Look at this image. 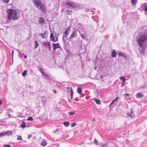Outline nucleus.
Wrapping results in <instances>:
<instances>
[{
	"label": "nucleus",
	"mask_w": 147,
	"mask_h": 147,
	"mask_svg": "<svg viewBox=\"0 0 147 147\" xmlns=\"http://www.w3.org/2000/svg\"><path fill=\"white\" fill-rule=\"evenodd\" d=\"M137 41L142 49V53H144L147 47V36L140 32L137 37Z\"/></svg>",
	"instance_id": "1"
},
{
	"label": "nucleus",
	"mask_w": 147,
	"mask_h": 147,
	"mask_svg": "<svg viewBox=\"0 0 147 147\" xmlns=\"http://www.w3.org/2000/svg\"><path fill=\"white\" fill-rule=\"evenodd\" d=\"M6 11L8 20H17L20 18V12L18 10L9 9L7 10Z\"/></svg>",
	"instance_id": "2"
},
{
	"label": "nucleus",
	"mask_w": 147,
	"mask_h": 147,
	"mask_svg": "<svg viewBox=\"0 0 147 147\" xmlns=\"http://www.w3.org/2000/svg\"><path fill=\"white\" fill-rule=\"evenodd\" d=\"M42 46L45 47L49 51H51V45L50 42L45 41L42 42Z\"/></svg>",
	"instance_id": "3"
},
{
	"label": "nucleus",
	"mask_w": 147,
	"mask_h": 147,
	"mask_svg": "<svg viewBox=\"0 0 147 147\" xmlns=\"http://www.w3.org/2000/svg\"><path fill=\"white\" fill-rule=\"evenodd\" d=\"M53 33H51L50 36V40L53 42H56L58 41V36H57L56 39H55Z\"/></svg>",
	"instance_id": "4"
},
{
	"label": "nucleus",
	"mask_w": 147,
	"mask_h": 147,
	"mask_svg": "<svg viewBox=\"0 0 147 147\" xmlns=\"http://www.w3.org/2000/svg\"><path fill=\"white\" fill-rule=\"evenodd\" d=\"M117 53L119 57H122L125 58L126 59H127V57L124 52H122L121 51H119L117 52Z\"/></svg>",
	"instance_id": "5"
},
{
	"label": "nucleus",
	"mask_w": 147,
	"mask_h": 147,
	"mask_svg": "<svg viewBox=\"0 0 147 147\" xmlns=\"http://www.w3.org/2000/svg\"><path fill=\"white\" fill-rule=\"evenodd\" d=\"M34 3L37 7H38L42 4L40 0H32Z\"/></svg>",
	"instance_id": "6"
},
{
	"label": "nucleus",
	"mask_w": 147,
	"mask_h": 147,
	"mask_svg": "<svg viewBox=\"0 0 147 147\" xmlns=\"http://www.w3.org/2000/svg\"><path fill=\"white\" fill-rule=\"evenodd\" d=\"M39 71L41 72L42 75H43V76H44L45 77H47V78L49 77V76H48L46 73L45 72L43 69L41 67H39Z\"/></svg>",
	"instance_id": "7"
},
{
	"label": "nucleus",
	"mask_w": 147,
	"mask_h": 147,
	"mask_svg": "<svg viewBox=\"0 0 147 147\" xmlns=\"http://www.w3.org/2000/svg\"><path fill=\"white\" fill-rule=\"evenodd\" d=\"M65 4L68 6L73 7H75L77 6L76 4L73 2L68 1L66 2Z\"/></svg>",
	"instance_id": "8"
},
{
	"label": "nucleus",
	"mask_w": 147,
	"mask_h": 147,
	"mask_svg": "<svg viewBox=\"0 0 147 147\" xmlns=\"http://www.w3.org/2000/svg\"><path fill=\"white\" fill-rule=\"evenodd\" d=\"M47 32L45 31L44 33L39 34V35L41 36L42 38L46 39L47 38Z\"/></svg>",
	"instance_id": "9"
},
{
	"label": "nucleus",
	"mask_w": 147,
	"mask_h": 147,
	"mask_svg": "<svg viewBox=\"0 0 147 147\" xmlns=\"http://www.w3.org/2000/svg\"><path fill=\"white\" fill-rule=\"evenodd\" d=\"M77 31L76 30L74 31L69 38V40H71L72 38L77 37Z\"/></svg>",
	"instance_id": "10"
},
{
	"label": "nucleus",
	"mask_w": 147,
	"mask_h": 147,
	"mask_svg": "<svg viewBox=\"0 0 147 147\" xmlns=\"http://www.w3.org/2000/svg\"><path fill=\"white\" fill-rule=\"evenodd\" d=\"M41 10L44 13H46L47 11L46 6L41 4L40 6Z\"/></svg>",
	"instance_id": "11"
},
{
	"label": "nucleus",
	"mask_w": 147,
	"mask_h": 147,
	"mask_svg": "<svg viewBox=\"0 0 147 147\" xmlns=\"http://www.w3.org/2000/svg\"><path fill=\"white\" fill-rule=\"evenodd\" d=\"M69 34V33H67L65 32H64V33L63 34V41L65 40V41H66L68 40L67 37L68 36Z\"/></svg>",
	"instance_id": "12"
},
{
	"label": "nucleus",
	"mask_w": 147,
	"mask_h": 147,
	"mask_svg": "<svg viewBox=\"0 0 147 147\" xmlns=\"http://www.w3.org/2000/svg\"><path fill=\"white\" fill-rule=\"evenodd\" d=\"M53 49L54 50H56L57 48H61V47L59 45V43L57 44L53 43Z\"/></svg>",
	"instance_id": "13"
},
{
	"label": "nucleus",
	"mask_w": 147,
	"mask_h": 147,
	"mask_svg": "<svg viewBox=\"0 0 147 147\" xmlns=\"http://www.w3.org/2000/svg\"><path fill=\"white\" fill-rule=\"evenodd\" d=\"M141 33L147 36V28L146 29H144V28H142Z\"/></svg>",
	"instance_id": "14"
},
{
	"label": "nucleus",
	"mask_w": 147,
	"mask_h": 147,
	"mask_svg": "<svg viewBox=\"0 0 147 147\" xmlns=\"http://www.w3.org/2000/svg\"><path fill=\"white\" fill-rule=\"evenodd\" d=\"M38 22L40 24L42 25H43L45 23V21L44 19L42 17H40L39 18Z\"/></svg>",
	"instance_id": "15"
},
{
	"label": "nucleus",
	"mask_w": 147,
	"mask_h": 147,
	"mask_svg": "<svg viewBox=\"0 0 147 147\" xmlns=\"http://www.w3.org/2000/svg\"><path fill=\"white\" fill-rule=\"evenodd\" d=\"M119 98V97H117L115 99L112 101L111 102L110 104L109 107H110L116 101H117L118 100Z\"/></svg>",
	"instance_id": "16"
},
{
	"label": "nucleus",
	"mask_w": 147,
	"mask_h": 147,
	"mask_svg": "<svg viewBox=\"0 0 147 147\" xmlns=\"http://www.w3.org/2000/svg\"><path fill=\"white\" fill-rule=\"evenodd\" d=\"M65 40H64L63 42L64 43V48L65 49V50L67 51L68 50V45L67 43H66Z\"/></svg>",
	"instance_id": "17"
},
{
	"label": "nucleus",
	"mask_w": 147,
	"mask_h": 147,
	"mask_svg": "<svg viewBox=\"0 0 147 147\" xmlns=\"http://www.w3.org/2000/svg\"><path fill=\"white\" fill-rule=\"evenodd\" d=\"M144 95L142 93H138L137 94L136 97L138 98H141L143 97Z\"/></svg>",
	"instance_id": "18"
},
{
	"label": "nucleus",
	"mask_w": 147,
	"mask_h": 147,
	"mask_svg": "<svg viewBox=\"0 0 147 147\" xmlns=\"http://www.w3.org/2000/svg\"><path fill=\"white\" fill-rule=\"evenodd\" d=\"M6 135L7 136L11 135L13 134V132L10 131H8L5 132Z\"/></svg>",
	"instance_id": "19"
},
{
	"label": "nucleus",
	"mask_w": 147,
	"mask_h": 147,
	"mask_svg": "<svg viewBox=\"0 0 147 147\" xmlns=\"http://www.w3.org/2000/svg\"><path fill=\"white\" fill-rule=\"evenodd\" d=\"M117 53L115 50H114L112 53V57H116Z\"/></svg>",
	"instance_id": "20"
},
{
	"label": "nucleus",
	"mask_w": 147,
	"mask_h": 147,
	"mask_svg": "<svg viewBox=\"0 0 147 147\" xmlns=\"http://www.w3.org/2000/svg\"><path fill=\"white\" fill-rule=\"evenodd\" d=\"M94 100L97 104L100 105L101 104V102L100 99H95Z\"/></svg>",
	"instance_id": "21"
},
{
	"label": "nucleus",
	"mask_w": 147,
	"mask_h": 147,
	"mask_svg": "<svg viewBox=\"0 0 147 147\" xmlns=\"http://www.w3.org/2000/svg\"><path fill=\"white\" fill-rule=\"evenodd\" d=\"M120 78L121 80L123 82H125L126 81V79L124 76H121L120 77Z\"/></svg>",
	"instance_id": "22"
},
{
	"label": "nucleus",
	"mask_w": 147,
	"mask_h": 147,
	"mask_svg": "<svg viewBox=\"0 0 147 147\" xmlns=\"http://www.w3.org/2000/svg\"><path fill=\"white\" fill-rule=\"evenodd\" d=\"M20 126L23 128H24L26 127V123L24 121H23V123Z\"/></svg>",
	"instance_id": "23"
},
{
	"label": "nucleus",
	"mask_w": 147,
	"mask_h": 147,
	"mask_svg": "<svg viewBox=\"0 0 147 147\" xmlns=\"http://www.w3.org/2000/svg\"><path fill=\"white\" fill-rule=\"evenodd\" d=\"M34 42L35 44V47H34V49H36L39 46L38 43V41L37 40L34 41Z\"/></svg>",
	"instance_id": "24"
},
{
	"label": "nucleus",
	"mask_w": 147,
	"mask_h": 147,
	"mask_svg": "<svg viewBox=\"0 0 147 147\" xmlns=\"http://www.w3.org/2000/svg\"><path fill=\"white\" fill-rule=\"evenodd\" d=\"M77 92L79 94H81L82 92V89L80 87H79L78 88Z\"/></svg>",
	"instance_id": "25"
},
{
	"label": "nucleus",
	"mask_w": 147,
	"mask_h": 147,
	"mask_svg": "<svg viewBox=\"0 0 147 147\" xmlns=\"http://www.w3.org/2000/svg\"><path fill=\"white\" fill-rule=\"evenodd\" d=\"M64 125L66 127H68L69 124V123L68 121H65L63 123Z\"/></svg>",
	"instance_id": "26"
},
{
	"label": "nucleus",
	"mask_w": 147,
	"mask_h": 147,
	"mask_svg": "<svg viewBox=\"0 0 147 147\" xmlns=\"http://www.w3.org/2000/svg\"><path fill=\"white\" fill-rule=\"evenodd\" d=\"M134 111L133 109H131V111L130 114V116L131 117H133L134 116Z\"/></svg>",
	"instance_id": "27"
},
{
	"label": "nucleus",
	"mask_w": 147,
	"mask_h": 147,
	"mask_svg": "<svg viewBox=\"0 0 147 147\" xmlns=\"http://www.w3.org/2000/svg\"><path fill=\"white\" fill-rule=\"evenodd\" d=\"M137 0H131V2L133 5H135L137 3Z\"/></svg>",
	"instance_id": "28"
},
{
	"label": "nucleus",
	"mask_w": 147,
	"mask_h": 147,
	"mask_svg": "<svg viewBox=\"0 0 147 147\" xmlns=\"http://www.w3.org/2000/svg\"><path fill=\"white\" fill-rule=\"evenodd\" d=\"M27 71L26 70H24L22 73V75L23 76H25L26 75Z\"/></svg>",
	"instance_id": "29"
},
{
	"label": "nucleus",
	"mask_w": 147,
	"mask_h": 147,
	"mask_svg": "<svg viewBox=\"0 0 147 147\" xmlns=\"http://www.w3.org/2000/svg\"><path fill=\"white\" fill-rule=\"evenodd\" d=\"M47 144V142L46 141H44L41 144V145L42 146H45Z\"/></svg>",
	"instance_id": "30"
},
{
	"label": "nucleus",
	"mask_w": 147,
	"mask_h": 147,
	"mask_svg": "<svg viewBox=\"0 0 147 147\" xmlns=\"http://www.w3.org/2000/svg\"><path fill=\"white\" fill-rule=\"evenodd\" d=\"M70 28V27H68L67 28L66 30L65 31V32H64L67 33H69V30Z\"/></svg>",
	"instance_id": "31"
},
{
	"label": "nucleus",
	"mask_w": 147,
	"mask_h": 147,
	"mask_svg": "<svg viewBox=\"0 0 147 147\" xmlns=\"http://www.w3.org/2000/svg\"><path fill=\"white\" fill-rule=\"evenodd\" d=\"M80 35L82 38L84 40H85L86 38V36L85 35H84L83 34H80Z\"/></svg>",
	"instance_id": "32"
},
{
	"label": "nucleus",
	"mask_w": 147,
	"mask_h": 147,
	"mask_svg": "<svg viewBox=\"0 0 147 147\" xmlns=\"http://www.w3.org/2000/svg\"><path fill=\"white\" fill-rule=\"evenodd\" d=\"M6 135L5 132H1L0 133V136L2 137Z\"/></svg>",
	"instance_id": "33"
},
{
	"label": "nucleus",
	"mask_w": 147,
	"mask_h": 147,
	"mask_svg": "<svg viewBox=\"0 0 147 147\" xmlns=\"http://www.w3.org/2000/svg\"><path fill=\"white\" fill-rule=\"evenodd\" d=\"M46 99H45V98H43L42 99V103H44V104H43V105H44L45 104V102H46Z\"/></svg>",
	"instance_id": "34"
},
{
	"label": "nucleus",
	"mask_w": 147,
	"mask_h": 147,
	"mask_svg": "<svg viewBox=\"0 0 147 147\" xmlns=\"http://www.w3.org/2000/svg\"><path fill=\"white\" fill-rule=\"evenodd\" d=\"M71 12H72L71 11L68 10H67V11H66V13H67V14L68 15L71 14Z\"/></svg>",
	"instance_id": "35"
},
{
	"label": "nucleus",
	"mask_w": 147,
	"mask_h": 147,
	"mask_svg": "<svg viewBox=\"0 0 147 147\" xmlns=\"http://www.w3.org/2000/svg\"><path fill=\"white\" fill-rule=\"evenodd\" d=\"M71 97H72V96L74 95V92L72 90V88H71Z\"/></svg>",
	"instance_id": "36"
},
{
	"label": "nucleus",
	"mask_w": 147,
	"mask_h": 147,
	"mask_svg": "<svg viewBox=\"0 0 147 147\" xmlns=\"http://www.w3.org/2000/svg\"><path fill=\"white\" fill-rule=\"evenodd\" d=\"M11 146L9 144H4L3 147H11Z\"/></svg>",
	"instance_id": "37"
},
{
	"label": "nucleus",
	"mask_w": 147,
	"mask_h": 147,
	"mask_svg": "<svg viewBox=\"0 0 147 147\" xmlns=\"http://www.w3.org/2000/svg\"><path fill=\"white\" fill-rule=\"evenodd\" d=\"M76 123H72V124H71V127H75L76 125Z\"/></svg>",
	"instance_id": "38"
},
{
	"label": "nucleus",
	"mask_w": 147,
	"mask_h": 147,
	"mask_svg": "<svg viewBox=\"0 0 147 147\" xmlns=\"http://www.w3.org/2000/svg\"><path fill=\"white\" fill-rule=\"evenodd\" d=\"M22 139V137L20 136H18L17 137V140H21Z\"/></svg>",
	"instance_id": "39"
},
{
	"label": "nucleus",
	"mask_w": 147,
	"mask_h": 147,
	"mask_svg": "<svg viewBox=\"0 0 147 147\" xmlns=\"http://www.w3.org/2000/svg\"><path fill=\"white\" fill-rule=\"evenodd\" d=\"M74 113H75L74 112H70L69 113V114L70 115H74Z\"/></svg>",
	"instance_id": "40"
},
{
	"label": "nucleus",
	"mask_w": 147,
	"mask_h": 147,
	"mask_svg": "<svg viewBox=\"0 0 147 147\" xmlns=\"http://www.w3.org/2000/svg\"><path fill=\"white\" fill-rule=\"evenodd\" d=\"M144 10L146 12H147V5L145 7Z\"/></svg>",
	"instance_id": "41"
},
{
	"label": "nucleus",
	"mask_w": 147,
	"mask_h": 147,
	"mask_svg": "<svg viewBox=\"0 0 147 147\" xmlns=\"http://www.w3.org/2000/svg\"><path fill=\"white\" fill-rule=\"evenodd\" d=\"M27 119H33V117H29Z\"/></svg>",
	"instance_id": "42"
},
{
	"label": "nucleus",
	"mask_w": 147,
	"mask_h": 147,
	"mask_svg": "<svg viewBox=\"0 0 147 147\" xmlns=\"http://www.w3.org/2000/svg\"><path fill=\"white\" fill-rule=\"evenodd\" d=\"M94 142L96 144H97L98 143V141L96 140V139H94Z\"/></svg>",
	"instance_id": "43"
},
{
	"label": "nucleus",
	"mask_w": 147,
	"mask_h": 147,
	"mask_svg": "<svg viewBox=\"0 0 147 147\" xmlns=\"http://www.w3.org/2000/svg\"><path fill=\"white\" fill-rule=\"evenodd\" d=\"M125 82H123L122 83V84H121V86H122V87H123V86H125Z\"/></svg>",
	"instance_id": "44"
},
{
	"label": "nucleus",
	"mask_w": 147,
	"mask_h": 147,
	"mask_svg": "<svg viewBox=\"0 0 147 147\" xmlns=\"http://www.w3.org/2000/svg\"><path fill=\"white\" fill-rule=\"evenodd\" d=\"M32 137V135H28V138H30L31 137Z\"/></svg>",
	"instance_id": "45"
},
{
	"label": "nucleus",
	"mask_w": 147,
	"mask_h": 147,
	"mask_svg": "<svg viewBox=\"0 0 147 147\" xmlns=\"http://www.w3.org/2000/svg\"><path fill=\"white\" fill-rule=\"evenodd\" d=\"M53 91L55 94H56L57 93V91L55 90H54Z\"/></svg>",
	"instance_id": "46"
},
{
	"label": "nucleus",
	"mask_w": 147,
	"mask_h": 147,
	"mask_svg": "<svg viewBox=\"0 0 147 147\" xmlns=\"http://www.w3.org/2000/svg\"><path fill=\"white\" fill-rule=\"evenodd\" d=\"M2 101L1 100H0V105H1L2 104Z\"/></svg>",
	"instance_id": "47"
},
{
	"label": "nucleus",
	"mask_w": 147,
	"mask_h": 147,
	"mask_svg": "<svg viewBox=\"0 0 147 147\" xmlns=\"http://www.w3.org/2000/svg\"><path fill=\"white\" fill-rule=\"evenodd\" d=\"M129 94H125V96H129Z\"/></svg>",
	"instance_id": "48"
},
{
	"label": "nucleus",
	"mask_w": 147,
	"mask_h": 147,
	"mask_svg": "<svg viewBox=\"0 0 147 147\" xmlns=\"http://www.w3.org/2000/svg\"><path fill=\"white\" fill-rule=\"evenodd\" d=\"M44 115H42L41 116H40V118L41 119V118H42V119H43L42 118V117L44 116Z\"/></svg>",
	"instance_id": "49"
},
{
	"label": "nucleus",
	"mask_w": 147,
	"mask_h": 147,
	"mask_svg": "<svg viewBox=\"0 0 147 147\" xmlns=\"http://www.w3.org/2000/svg\"><path fill=\"white\" fill-rule=\"evenodd\" d=\"M6 115H8V116L9 117H10L11 116V115L10 114H9L8 113H7L6 114Z\"/></svg>",
	"instance_id": "50"
},
{
	"label": "nucleus",
	"mask_w": 147,
	"mask_h": 147,
	"mask_svg": "<svg viewBox=\"0 0 147 147\" xmlns=\"http://www.w3.org/2000/svg\"><path fill=\"white\" fill-rule=\"evenodd\" d=\"M59 130L58 129H57L54 131V133H55L56 131H58Z\"/></svg>",
	"instance_id": "51"
},
{
	"label": "nucleus",
	"mask_w": 147,
	"mask_h": 147,
	"mask_svg": "<svg viewBox=\"0 0 147 147\" xmlns=\"http://www.w3.org/2000/svg\"><path fill=\"white\" fill-rule=\"evenodd\" d=\"M27 57V56L26 55H25L24 57V58H25V59Z\"/></svg>",
	"instance_id": "52"
},
{
	"label": "nucleus",
	"mask_w": 147,
	"mask_h": 147,
	"mask_svg": "<svg viewBox=\"0 0 147 147\" xmlns=\"http://www.w3.org/2000/svg\"><path fill=\"white\" fill-rule=\"evenodd\" d=\"M14 52V50H13L12 51V55H13Z\"/></svg>",
	"instance_id": "53"
},
{
	"label": "nucleus",
	"mask_w": 147,
	"mask_h": 147,
	"mask_svg": "<svg viewBox=\"0 0 147 147\" xmlns=\"http://www.w3.org/2000/svg\"><path fill=\"white\" fill-rule=\"evenodd\" d=\"M61 68H63V66H61Z\"/></svg>",
	"instance_id": "54"
},
{
	"label": "nucleus",
	"mask_w": 147,
	"mask_h": 147,
	"mask_svg": "<svg viewBox=\"0 0 147 147\" xmlns=\"http://www.w3.org/2000/svg\"><path fill=\"white\" fill-rule=\"evenodd\" d=\"M122 19L123 20H124V16H123L122 17Z\"/></svg>",
	"instance_id": "55"
},
{
	"label": "nucleus",
	"mask_w": 147,
	"mask_h": 147,
	"mask_svg": "<svg viewBox=\"0 0 147 147\" xmlns=\"http://www.w3.org/2000/svg\"><path fill=\"white\" fill-rule=\"evenodd\" d=\"M13 55H12V58H13Z\"/></svg>",
	"instance_id": "56"
},
{
	"label": "nucleus",
	"mask_w": 147,
	"mask_h": 147,
	"mask_svg": "<svg viewBox=\"0 0 147 147\" xmlns=\"http://www.w3.org/2000/svg\"><path fill=\"white\" fill-rule=\"evenodd\" d=\"M47 119V118H45V119Z\"/></svg>",
	"instance_id": "57"
}]
</instances>
